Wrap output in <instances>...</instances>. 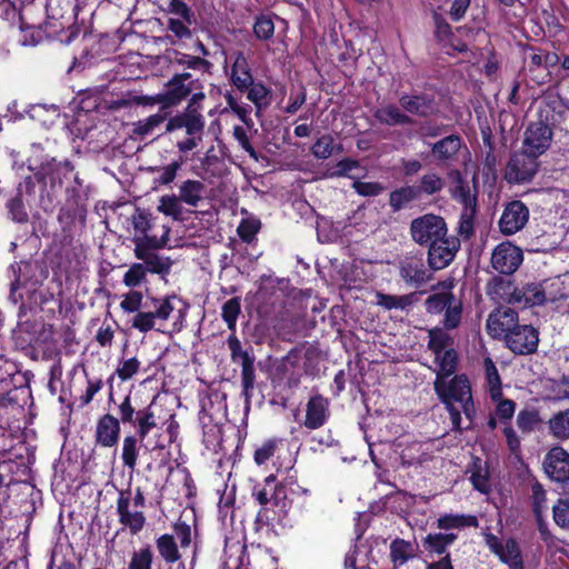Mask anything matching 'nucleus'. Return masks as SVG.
Returning a JSON list of instances; mask_svg holds the SVG:
<instances>
[{
    "label": "nucleus",
    "instance_id": "nucleus-1",
    "mask_svg": "<svg viewBox=\"0 0 569 569\" xmlns=\"http://www.w3.org/2000/svg\"><path fill=\"white\" fill-rule=\"evenodd\" d=\"M435 390L449 411L453 430L461 431V411L471 422L476 408L471 396V387L465 375L455 376L450 381L435 380ZM469 426L465 427V429Z\"/></svg>",
    "mask_w": 569,
    "mask_h": 569
},
{
    "label": "nucleus",
    "instance_id": "nucleus-2",
    "mask_svg": "<svg viewBox=\"0 0 569 569\" xmlns=\"http://www.w3.org/2000/svg\"><path fill=\"white\" fill-rule=\"evenodd\" d=\"M149 310L138 312L131 320V327L141 333L151 330L164 332L169 319H174V327L183 321L188 305L178 296L171 295L162 298H152Z\"/></svg>",
    "mask_w": 569,
    "mask_h": 569
},
{
    "label": "nucleus",
    "instance_id": "nucleus-3",
    "mask_svg": "<svg viewBox=\"0 0 569 569\" xmlns=\"http://www.w3.org/2000/svg\"><path fill=\"white\" fill-rule=\"evenodd\" d=\"M489 293L500 296L509 305H518L525 308L541 306L547 300L542 283L536 281L513 286L510 281L498 278Z\"/></svg>",
    "mask_w": 569,
    "mask_h": 569
},
{
    "label": "nucleus",
    "instance_id": "nucleus-4",
    "mask_svg": "<svg viewBox=\"0 0 569 569\" xmlns=\"http://www.w3.org/2000/svg\"><path fill=\"white\" fill-rule=\"evenodd\" d=\"M131 224L134 230L132 242L134 247L151 246V247H166L169 241L170 228L162 223L159 224V219L153 217L150 212L136 209L131 217Z\"/></svg>",
    "mask_w": 569,
    "mask_h": 569
},
{
    "label": "nucleus",
    "instance_id": "nucleus-5",
    "mask_svg": "<svg viewBox=\"0 0 569 569\" xmlns=\"http://www.w3.org/2000/svg\"><path fill=\"white\" fill-rule=\"evenodd\" d=\"M552 111L549 104L541 107L539 111L540 119L528 126L522 146L526 152L539 157L549 148L552 138L549 113Z\"/></svg>",
    "mask_w": 569,
    "mask_h": 569
},
{
    "label": "nucleus",
    "instance_id": "nucleus-6",
    "mask_svg": "<svg viewBox=\"0 0 569 569\" xmlns=\"http://www.w3.org/2000/svg\"><path fill=\"white\" fill-rule=\"evenodd\" d=\"M412 240L420 246H429L447 234V224L442 217L427 213L410 223Z\"/></svg>",
    "mask_w": 569,
    "mask_h": 569
},
{
    "label": "nucleus",
    "instance_id": "nucleus-7",
    "mask_svg": "<svg viewBox=\"0 0 569 569\" xmlns=\"http://www.w3.org/2000/svg\"><path fill=\"white\" fill-rule=\"evenodd\" d=\"M227 342L230 350L231 361L233 363H240L241 366V383L243 393L248 395L249 391L253 389L256 380L254 356L242 348V345L236 335L229 336Z\"/></svg>",
    "mask_w": 569,
    "mask_h": 569
},
{
    "label": "nucleus",
    "instance_id": "nucleus-8",
    "mask_svg": "<svg viewBox=\"0 0 569 569\" xmlns=\"http://www.w3.org/2000/svg\"><path fill=\"white\" fill-rule=\"evenodd\" d=\"M537 156H532L522 149L511 156L505 178L509 183H523L530 181L537 173L538 162Z\"/></svg>",
    "mask_w": 569,
    "mask_h": 569
},
{
    "label": "nucleus",
    "instance_id": "nucleus-9",
    "mask_svg": "<svg viewBox=\"0 0 569 569\" xmlns=\"http://www.w3.org/2000/svg\"><path fill=\"white\" fill-rule=\"evenodd\" d=\"M450 186V196L460 202L462 207L477 204L478 199V174L473 173L471 183L458 169H450L447 173Z\"/></svg>",
    "mask_w": 569,
    "mask_h": 569
},
{
    "label": "nucleus",
    "instance_id": "nucleus-10",
    "mask_svg": "<svg viewBox=\"0 0 569 569\" xmlns=\"http://www.w3.org/2000/svg\"><path fill=\"white\" fill-rule=\"evenodd\" d=\"M505 342L515 355H531L538 348L539 332L532 326L519 325L507 333Z\"/></svg>",
    "mask_w": 569,
    "mask_h": 569
},
{
    "label": "nucleus",
    "instance_id": "nucleus-11",
    "mask_svg": "<svg viewBox=\"0 0 569 569\" xmlns=\"http://www.w3.org/2000/svg\"><path fill=\"white\" fill-rule=\"evenodd\" d=\"M529 220V209L520 200L508 202L498 221L499 230L505 236H512L522 230Z\"/></svg>",
    "mask_w": 569,
    "mask_h": 569
},
{
    "label": "nucleus",
    "instance_id": "nucleus-12",
    "mask_svg": "<svg viewBox=\"0 0 569 569\" xmlns=\"http://www.w3.org/2000/svg\"><path fill=\"white\" fill-rule=\"evenodd\" d=\"M522 260V250L509 241L499 243L491 253V266L501 274H512Z\"/></svg>",
    "mask_w": 569,
    "mask_h": 569
},
{
    "label": "nucleus",
    "instance_id": "nucleus-13",
    "mask_svg": "<svg viewBox=\"0 0 569 569\" xmlns=\"http://www.w3.org/2000/svg\"><path fill=\"white\" fill-rule=\"evenodd\" d=\"M428 250V263L432 270H441L449 266L460 248V240L457 237H441L430 243Z\"/></svg>",
    "mask_w": 569,
    "mask_h": 569
},
{
    "label": "nucleus",
    "instance_id": "nucleus-14",
    "mask_svg": "<svg viewBox=\"0 0 569 569\" xmlns=\"http://www.w3.org/2000/svg\"><path fill=\"white\" fill-rule=\"evenodd\" d=\"M204 124V117L200 110L186 107L183 111L177 113L168 120L166 124V131L172 132L176 130L184 129L187 136L203 134Z\"/></svg>",
    "mask_w": 569,
    "mask_h": 569
},
{
    "label": "nucleus",
    "instance_id": "nucleus-15",
    "mask_svg": "<svg viewBox=\"0 0 569 569\" xmlns=\"http://www.w3.org/2000/svg\"><path fill=\"white\" fill-rule=\"evenodd\" d=\"M163 247L141 246L134 247V257L140 260L139 262L147 272L166 276L170 272L172 261L168 257L157 253V250Z\"/></svg>",
    "mask_w": 569,
    "mask_h": 569
},
{
    "label": "nucleus",
    "instance_id": "nucleus-16",
    "mask_svg": "<svg viewBox=\"0 0 569 569\" xmlns=\"http://www.w3.org/2000/svg\"><path fill=\"white\" fill-rule=\"evenodd\" d=\"M196 89V81L191 79L188 72L173 76L167 83V90L159 100L163 102V108L176 106L186 99Z\"/></svg>",
    "mask_w": 569,
    "mask_h": 569
},
{
    "label": "nucleus",
    "instance_id": "nucleus-17",
    "mask_svg": "<svg viewBox=\"0 0 569 569\" xmlns=\"http://www.w3.org/2000/svg\"><path fill=\"white\" fill-rule=\"evenodd\" d=\"M399 103L403 111L422 118L433 116L439 111L435 97L428 93H405L400 96Z\"/></svg>",
    "mask_w": 569,
    "mask_h": 569
},
{
    "label": "nucleus",
    "instance_id": "nucleus-18",
    "mask_svg": "<svg viewBox=\"0 0 569 569\" xmlns=\"http://www.w3.org/2000/svg\"><path fill=\"white\" fill-rule=\"evenodd\" d=\"M518 326V313L509 307L492 311L489 315L486 325L488 333L491 337L498 338L503 336V339L507 333Z\"/></svg>",
    "mask_w": 569,
    "mask_h": 569
},
{
    "label": "nucleus",
    "instance_id": "nucleus-19",
    "mask_svg": "<svg viewBox=\"0 0 569 569\" xmlns=\"http://www.w3.org/2000/svg\"><path fill=\"white\" fill-rule=\"evenodd\" d=\"M548 477L557 482L569 480V453L561 447L552 448L543 461Z\"/></svg>",
    "mask_w": 569,
    "mask_h": 569
},
{
    "label": "nucleus",
    "instance_id": "nucleus-20",
    "mask_svg": "<svg viewBox=\"0 0 569 569\" xmlns=\"http://www.w3.org/2000/svg\"><path fill=\"white\" fill-rule=\"evenodd\" d=\"M117 512L119 522L128 528L131 535H137L143 529L146 525L143 510L132 507L128 496L124 498L118 497Z\"/></svg>",
    "mask_w": 569,
    "mask_h": 569
},
{
    "label": "nucleus",
    "instance_id": "nucleus-21",
    "mask_svg": "<svg viewBox=\"0 0 569 569\" xmlns=\"http://www.w3.org/2000/svg\"><path fill=\"white\" fill-rule=\"evenodd\" d=\"M466 148L459 134H449L431 144V153L441 163L451 164L458 160L461 149Z\"/></svg>",
    "mask_w": 569,
    "mask_h": 569
},
{
    "label": "nucleus",
    "instance_id": "nucleus-22",
    "mask_svg": "<svg viewBox=\"0 0 569 569\" xmlns=\"http://www.w3.org/2000/svg\"><path fill=\"white\" fill-rule=\"evenodd\" d=\"M329 417V401L327 398L316 395L309 399L306 406L305 427L318 429L322 427Z\"/></svg>",
    "mask_w": 569,
    "mask_h": 569
},
{
    "label": "nucleus",
    "instance_id": "nucleus-23",
    "mask_svg": "<svg viewBox=\"0 0 569 569\" xmlns=\"http://www.w3.org/2000/svg\"><path fill=\"white\" fill-rule=\"evenodd\" d=\"M120 436V420L112 415H103L97 422L96 441L102 447H113Z\"/></svg>",
    "mask_w": 569,
    "mask_h": 569
},
{
    "label": "nucleus",
    "instance_id": "nucleus-24",
    "mask_svg": "<svg viewBox=\"0 0 569 569\" xmlns=\"http://www.w3.org/2000/svg\"><path fill=\"white\" fill-rule=\"evenodd\" d=\"M399 273L407 283L421 284L430 278L422 259L417 257H406L402 259L399 266Z\"/></svg>",
    "mask_w": 569,
    "mask_h": 569
},
{
    "label": "nucleus",
    "instance_id": "nucleus-25",
    "mask_svg": "<svg viewBox=\"0 0 569 569\" xmlns=\"http://www.w3.org/2000/svg\"><path fill=\"white\" fill-rule=\"evenodd\" d=\"M231 82L240 90L244 91L252 86V73L250 66L243 52L237 51L233 53V63L230 74Z\"/></svg>",
    "mask_w": 569,
    "mask_h": 569
},
{
    "label": "nucleus",
    "instance_id": "nucleus-26",
    "mask_svg": "<svg viewBox=\"0 0 569 569\" xmlns=\"http://www.w3.org/2000/svg\"><path fill=\"white\" fill-rule=\"evenodd\" d=\"M376 120L389 127L412 124V118L395 104H385L375 110Z\"/></svg>",
    "mask_w": 569,
    "mask_h": 569
},
{
    "label": "nucleus",
    "instance_id": "nucleus-27",
    "mask_svg": "<svg viewBox=\"0 0 569 569\" xmlns=\"http://www.w3.org/2000/svg\"><path fill=\"white\" fill-rule=\"evenodd\" d=\"M168 113L162 108L159 112L149 116L144 120L132 123L131 138L143 139L154 132L166 120Z\"/></svg>",
    "mask_w": 569,
    "mask_h": 569
},
{
    "label": "nucleus",
    "instance_id": "nucleus-28",
    "mask_svg": "<svg viewBox=\"0 0 569 569\" xmlns=\"http://www.w3.org/2000/svg\"><path fill=\"white\" fill-rule=\"evenodd\" d=\"M206 186L199 180L188 179L179 187V197L183 203L190 207H198L204 199Z\"/></svg>",
    "mask_w": 569,
    "mask_h": 569
},
{
    "label": "nucleus",
    "instance_id": "nucleus-29",
    "mask_svg": "<svg viewBox=\"0 0 569 569\" xmlns=\"http://www.w3.org/2000/svg\"><path fill=\"white\" fill-rule=\"evenodd\" d=\"M419 198L420 190L415 186H405L390 192L389 204L393 212H398Z\"/></svg>",
    "mask_w": 569,
    "mask_h": 569
},
{
    "label": "nucleus",
    "instance_id": "nucleus-30",
    "mask_svg": "<svg viewBox=\"0 0 569 569\" xmlns=\"http://www.w3.org/2000/svg\"><path fill=\"white\" fill-rule=\"evenodd\" d=\"M143 440L136 436H126L122 440L121 459L123 466L131 472L136 470L139 451L142 447Z\"/></svg>",
    "mask_w": 569,
    "mask_h": 569
},
{
    "label": "nucleus",
    "instance_id": "nucleus-31",
    "mask_svg": "<svg viewBox=\"0 0 569 569\" xmlns=\"http://www.w3.org/2000/svg\"><path fill=\"white\" fill-rule=\"evenodd\" d=\"M416 549L410 541L403 539H395L390 543V559L395 569L405 565L408 560L415 558Z\"/></svg>",
    "mask_w": 569,
    "mask_h": 569
},
{
    "label": "nucleus",
    "instance_id": "nucleus-32",
    "mask_svg": "<svg viewBox=\"0 0 569 569\" xmlns=\"http://www.w3.org/2000/svg\"><path fill=\"white\" fill-rule=\"evenodd\" d=\"M156 548L159 556L167 563H174L181 558L174 536L172 535L164 533L159 536L156 539Z\"/></svg>",
    "mask_w": 569,
    "mask_h": 569
},
{
    "label": "nucleus",
    "instance_id": "nucleus-33",
    "mask_svg": "<svg viewBox=\"0 0 569 569\" xmlns=\"http://www.w3.org/2000/svg\"><path fill=\"white\" fill-rule=\"evenodd\" d=\"M315 158L319 160H326L335 153L343 151L341 144H336L335 139L331 134H322L316 140L310 149Z\"/></svg>",
    "mask_w": 569,
    "mask_h": 569
},
{
    "label": "nucleus",
    "instance_id": "nucleus-34",
    "mask_svg": "<svg viewBox=\"0 0 569 569\" xmlns=\"http://www.w3.org/2000/svg\"><path fill=\"white\" fill-rule=\"evenodd\" d=\"M428 348L436 358H439L441 352L452 348L453 339L445 331V328H432L428 331Z\"/></svg>",
    "mask_w": 569,
    "mask_h": 569
},
{
    "label": "nucleus",
    "instance_id": "nucleus-35",
    "mask_svg": "<svg viewBox=\"0 0 569 569\" xmlns=\"http://www.w3.org/2000/svg\"><path fill=\"white\" fill-rule=\"evenodd\" d=\"M437 527L442 530L478 527L475 516L446 513L437 519Z\"/></svg>",
    "mask_w": 569,
    "mask_h": 569
},
{
    "label": "nucleus",
    "instance_id": "nucleus-36",
    "mask_svg": "<svg viewBox=\"0 0 569 569\" xmlns=\"http://www.w3.org/2000/svg\"><path fill=\"white\" fill-rule=\"evenodd\" d=\"M549 433L557 440L569 439V409L553 415L548 421Z\"/></svg>",
    "mask_w": 569,
    "mask_h": 569
},
{
    "label": "nucleus",
    "instance_id": "nucleus-37",
    "mask_svg": "<svg viewBox=\"0 0 569 569\" xmlns=\"http://www.w3.org/2000/svg\"><path fill=\"white\" fill-rule=\"evenodd\" d=\"M495 551L512 569H521L520 550L515 540L509 539L503 545L496 546Z\"/></svg>",
    "mask_w": 569,
    "mask_h": 569
},
{
    "label": "nucleus",
    "instance_id": "nucleus-38",
    "mask_svg": "<svg viewBox=\"0 0 569 569\" xmlns=\"http://www.w3.org/2000/svg\"><path fill=\"white\" fill-rule=\"evenodd\" d=\"M435 361L438 365L436 379H447L455 373L457 369L458 355L453 348H449L445 352H441L439 358L435 357Z\"/></svg>",
    "mask_w": 569,
    "mask_h": 569
},
{
    "label": "nucleus",
    "instance_id": "nucleus-39",
    "mask_svg": "<svg viewBox=\"0 0 569 569\" xmlns=\"http://www.w3.org/2000/svg\"><path fill=\"white\" fill-rule=\"evenodd\" d=\"M483 369L490 397L492 400H497L502 397L501 379L498 369L491 358H485Z\"/></svg>",
    "mask_w": 569,
    "mask_h": 569
},
{
    "label": "nucleus",
    "instance_id": "nucleus-40",
    "mask_svg": "<svg viewBox=\"0 0 569 569\" xmlns=\"http://www.w3.org/2000/svg\"><path fill=\"white\" fill-rule=\"evenodd\" d=\"M132 426L137 428L134 436L144 440L149 432L157 427L156 417L150 407L137 411Z\"/></svg>",
    "mask_w": 569,
    "mask_h": 569
},
{
    "label": "nucleus",
    "instance_id": "nucleus-41",
    "mask_svg": "<svg viewBox=\"0 0 569 569\" xmlns=\"http://www.w3.org/2000/svg\"><path fill=\"white\" fill-rule=\"evenodd\" d=\"M182 202L179 196H162L159 200L158 211L171 217L173 220L180 221L183 219Z\"/></svg>",
    "mask_w": 569,
    "mask_h": 569
},
{
    "label": "nucleus",
    "instance_id": "nucleus-42",
    "mask_svg": "<svg viewBox=\"0 0 569 569\" xmlns=\"http://www.w3.org/2000/svg\"><path fill=\"white\" fill-rule=\"evenodd\" d=\"M425 443L415 441L409 443L401 452V461L403 465H420L430 458L429 452L425 448Z\"/></svg>",
    "mask_w": 569,
    "mask_h": 569
},
{
    "label": "nucleus",
    "instance_id": "nucleus-43",
    "mask_svg": "<svg viewBox=\"0 0 569 569\" xmlns=\"http://www.w3.org/2000/svg\"><path fill=\"white\" fill-rule=\"evenodd\" d=\"M456 539L455 533H429L423 540V547L429 552L442 555Z\"/></svg>",
    "mask_w": 569,
    "mask_h": 569
},
{
    "label": "nucleus",
    "instance_id": "nucleus-44",
    "mask_svg": "<svg viewBox=\"0 0 569 569\" xmlns=\"http://www.w3.org/2000/svg\"><path fill=\"white\" fill-rule=\"evenodd\" d=\"M542 420L539 411L536 409H523L517 415L516 423L522 433H531L536 431Z\"/></svg>",
    "mask_w": 569,
    "mask_h": 569
},
{
    "label": "nucleus",
    "instance_id": "nucleus-45",
    "mask_svg": "<svg viewBox=\"0 0 569 569\" xmlns=\"http://www.w3.org/2000/svg\"><path fill=\"white\" fill-rule=\"evenodd\" d=\"M477 204L465 206L459 219L458 233L461 238L468 240L475 234V218Z\"/></svg>",
    "mask_w": 569,
    "mask_h": 569
},
{
    "label": "nucleus",
    "instance_id": "nucleus-46",
    "mask_svg": "<svg viewBox=\"0 0 569 569\" xmlns=\"http://www.w3.org/2000/svg\"><path fill=\"white\" fill-rule=\"evenodd\" d=\"M41 170L43 171V176L48 177L51 182H54L56 180L61 182V177L70 174L73 167L69 161L58 162L56 159H51L42 164Z\"/></svg>",
    "mask_w": 569,
    "mask_h": 569
},
{
    "label": "nucleus",
    "instance_id": "nucleus-47",
    "mask_svg": "<svg viewBox=\"0 0 569 569\" xmlns=\"http://www.w3.org/2000/svg\"><path fill=\"white\" fill-rule=\"evenodd\" d=\"M415 295H403V296H391L386 293L377 295V303L388 310L391 309H406L407 307L413 303Z\"/></svg>",
    "mask_w": 569,
    "mask_h": 569
},
{
    "label": "nucleus",
    "instance_id": "nucleus-48",
    "mask_svg": "<svg viewBox=\"0 0 569 569\" xmlns=\"http://www.w3.org/2000/svg\"><path fill=\"white\" fill-rule=\"evenodd\" d=\"M453 299L455 296L451 291L433 293L426 299V309L429 313L439 315L447 309Z\"/></svg>",
    "mask_w": 569,
    "mask_h": 569
},
{
    "label": "nucleus",
    "instance_id": "nucleus-49",
    "mask_svg": "<svg viewBox=\"0 0 569 569\" xmlns=\"http://www.w3.org/2000/svg\"><path fill=\"white\" fill-rule=\"evenodd\" d=\"M445 187L443 178L436 172H428L423 174L420 179V184L416 187L420 190L421 194L431 196L440 192Z\"/></svg>",
    "mask_w": 569,
    "mask_h": 569
},
{
    "label": "nucleus",
    "instance_id": "nucleus-50",
    "mask_svg": "<svg viewBox=\"0 0 569 569\" xmlns=\"http://www.w3.org/2000/svg\"><path fill=\"white\" fill-rule=\"evenodd\" d=\"M153 552L149 545L134 550L128 563V569H151L153 562Z\"/></svg>",
    "mask_w": 569,
    "mask_h": 569
},
{
    "label": "nucleus",
    "instance_id": "nucleus-51",
    "mask_svg": "<svg viewBox=\"0 0 569 569\" xmlns=\"http://www.w3.org/2000/svg\"><path fill=\"white\" fill-rule=\"evenodd\" d=\"M443 312V328L446 330H453L458 328L462 318V302L455 297Z\"/></svg>",
    "mask_w": 569,
    "mask_h": 569
},
{
    "label": "nucleus",
    "instance_id": "nucleus-52",
    "mask_svg": "<svg viewBox=\"0 0 569 569\" xmlns=\"http://www.w3.org/2000/svg\"><path fill=\"white\" fill-rule=\"evenodd\" d=\"M240 311L241 303L238 297L231 298L223 303L221 316L230 330H234Z\"/></svg>",
    "mask_w": 569,
    "mask_h": 569
},
{
    "label": "nucleus",
    "instance_id": "nucleus-53",
    "mask_svg": "<svg viewBox=\"0 0 569 569\" xmlns=\"http://www.w3.org/2000/svg\"><path fill=\"white\" fill-rule=\"evenodd\" d=\"M7 208L13 221L18 223H26L28 221L29 216L22 200L21 191L8 201Z\"/></svg>",
    "mask_w": 569,
    "mask_h": 569
},
{
    "label": "nucleus",
    "instance_id": "nucleus-54",
    "mask_svg": "<svg viewBox=\"0 0 569 569\" xmlns=\"http://www.w3.org/2000/svg\"><path fill=\"white\" fill-rule=\"evenodd\" d=\"M531 502H532V511L536 518L542 517L545 510L547 509V495L545 489L539 482H535L531 486Z\"/></svg>",
    "mask_w": 569,
    "mask_h": 569
},
{
    "label": "nucleus",
    "instance_id": "nucleus-55",
    "mask_svg": "<svg viewBox=\"0 0 569 569\" xmlns=\"http://www.w3.org/2000/svg\"><path fill=\"white\" fill-rule=\"evenodd\" d=\"M142 300L143 296L140 291L131 290L123 296V299L120 302V308L127 313L142 312V310H140L143 306Z\"/></svg>",
    "mask_w": 569,
    "mask_h": 569
},
{
    "label": "nucleus",
    "instance_id": "nucleus-56",
    "mask_svg": "<svg viewBox=\"0 0 569 569\" xmlns=\"http://www.w3.org/2000/svg\"><path fill=\"white\" fill-rule=\"evenodd\" d=\"M552 517L557 526L569 530V500L559 499L552 507Z\"/></svg>",
    "mask_w": 569,
    "mask_h": 569
},
{
    "label": "nucleus",
    "instance_id": "nucleus-57",
    "mask_svg": "<svg viewBox=\"0 0 569 569\" xmlns=\"http://www.w3.org/2000/svg\"><path fill=\"white\" fill-rule=\"evenodd\" d=\"M353 190L362 197H377L385 191V186L380 182H366L355 179L352 183Z\"/></svg>",
    "mask_w": 569,
    "mask_h": 569
},
{
    "label": "nucleus",
    "instance_id": "nucleus-58",
    "mask_svg": "<svg viewBox=\"0 0 569 569\" xmlns=\"http://www.w3.org/2000/svg\"><path fill=\"white\" fill-rule=\"evenodd\" d=\"M146 276L147 271L144 268L139 262H136L124 273L123 283L130 288L138 287L146 281Z\"/></svg>",
    "mask_w": 569,
    "mask_h": 569
},
{
    "label": "nucleus",
    "instance_id": "nucleus-59",
    "mask_svg": "<svg viewBox=\"0 0 569 569\" xmlns=\"http://www.w3.org/2000/svg\"><path fill=\"white\" fill-rule=\"evenodd\" d=\"M253 32L258 39L261 40H268L273 36L274 32V24L273 21L266 16H261L257 18L254 26H253Z\"/></svg>",
    "mask_w": 569,
    "mask_h": 569
},
{
    "label": "nucleus",
    "instance_id": "nucleus-60",
    "mask_svg": "<svg viewBox=\"0 0 569 569\" xmlns=\"http://www.w3.org/2000/svg\"><path fill=\"white\" fill-rule=\"evenodd\" d=\"M498 401L495 410V415L505 423H509L516 411V402L510 399H497Z\"/></svg>",
    "mask_w": 569,
    "mask_h": 569
},
{
    "label": "nucleus",
    "instance_id": "nucleus-61",
    "mask_svg": "<svg viewBox=\"0 0 569 569\" xmlns=\"http://www.w3.org/2000/svg\"><path fill=\"white\" fill-rule=\"evenodd\" d=\"M260 229V221L256 219H243L238 226L237 232L239 237L246 241L251 242Z\"/></svg>",
    "mask_w": 569,
    "mask_h": 569
},
{
    "label": "nucleus",
    "instance_id": "nucleus-62",
    "mask_svg": "<svg viewBox=\"0 0 569 569\" xmlns=\"http://www.w3.org/2000/svg\"><path fill=\"white\" fill-rule=\"evenodd\" d=\"M139 368L140 361L132 357L120 361L117 368V375L122 381H126L131 379L138 372Z\"/></svg>",
    "mask_w": 569,
    "mask_h": 569
},
{
    "label": "nucleus",
    "instance_id": "nucleus-63",
    "mask_svg": "<svg viewBox=\"0 0 569 569\" xmlns=\"http://www.w3.org/2000/svg\"><path fill=\"white\" fill-rule=\"evenodd\" d=\"M247 98L260 109L263 104H267L268 89L262 83H254L248 89Z\"/></svg>",
    "mask_w": 569,
    "mask_h": 569
},
{
    "label": "nucleus",
    "instance_id": "nucleus-64",
    "mask_svg": "<svg viewBox=\"0 0 569 569\" xmlns=\"http://www.w3.org/2000/svg\"><path fill=\"white\" fill-rule=\"evenodd\" d=\"M360 167V162L355 159L346 158L340 160L335 170L330 173L331 177H348L355 180V177L350 172Z\"/></svg>",
    "mask_w": 569,
    "mask_h": 569
}]
</instances>
